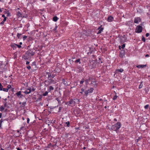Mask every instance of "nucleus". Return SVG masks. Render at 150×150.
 Segmentation results:
<instances>
[{
	"mask_svg": "<svg viewBox=\"0 0 150 150\" xmlns=\"http://www.w3.org/2000/svg\"><path fill=\"white\" fill-rule=\"evenodd\" d=\"M20 45H22V42H20Z\"/></svg>",
	"mask_w": 150,
	"mask_h": 150,
	"instance_id": "nucleus-60",
	"label": "nucleus"
},
{
	"mask_svg": "<svg viewBox=\"0 0 150 150\" xmlns=\"http://www.w3.org/2000/svg\"><path fill=\"white\" fill-rule=\"evenodd\" d=\"M31 91L30 88H28L26 91H24V93L26 94H28L30 93Z\"/></svg>",
	"mask_w": 150,
	"mask_h": 150,
	"instance_id": "nucleus-11",
	"label": "nucleus"
},
{
	"mask_svg": "<svg viewBox=\"0 0 150 150\" xmlns=\"http://www.w3.org/2000/svg\"><path fill=\"white\" fill-rule=\"evenodd\" d=\"M11 86L10 85H8L7 86V88L8 89H8H10L11 88Z\"/></svg>",
	"mask_w": 150,
	"mask_h": 150,
	"instance_id": "nucleus-36",
	"label": "nucleus"
},
{
	"mask_svg": "<svg viewBox=\"0 0 150 150\" xmlns=\"http://www.w3.org/2000/svg\"><path fill=\"white\" fill-rule=\"evenodd\" d=\"M27 68L28 69H31V67L30 66H28L27 67Z\"/></svg>",
	"mask_w": 150,
	"mask_h": 150,
	"instance_id": "nucleus-41",
	"label": "nucleus"
},
{
	"mask_svg": "<svg viewBox=\"0 0 150 150\" xmlns=\"http://www.w3.org/2000/svg\"><path fill=\"white\" fill-rule=\"evenodd\" d=\"M6 17H5L3 21H4V22H5L6 21Z\"/></svg>",
	"mask_w": 150,
	"mask_h": 150,
	"instance_id": "nucleus-45",
	"label": "nucleus"
},
{
	"mask_svg": "<svg viewBox=\"0 0 150 150\" xmlns=\"http://www.w3.org/2000/svg\"><path fill=\"white\" fill-rule=\"evenodd\" d=\"M56 100H57L58 102L59 103L60 101V100H59V99L58 98H56Z\"/></svg>",
	"mask_w": 150,
	"mask_h": 150,
	"instance_id": "nucleus-49",
	"label": "nucleus"
},
{
	"mask_svg": "<svg viewBox=\"0 0 150 150\" xmlns=\"http://www.w3.org/2000/svg\"><path fill=\"white\" fill-rule=\"evenodd\" d=\"M48 78L49 79L50 78H51V75L50 74V73H48Z\"/></svg>",
	"mask_w": 150,
	"mask_h": 150,
	"instance_id": "nucleus-37",
	"label": "nucleus"
},
{
	"mask_svg": "<svg viewBox=\"0 0 150 150\" xmlns=\"http://www.w3.org/2000/svg\"><path fill=\"white\" fill-rule=\"evenodd\" d=\"M81 92H80V93L82 94L83 92L84 91V89L83 88H82L81 89Z\"/></svg>",
	"mask_w": 150,
	"mask_h": 150,
	"instance_id": "nucleus-39",
	"label": "nucleus"
},
{
	"mask_svg": "<svg viewBox=\"0 0 150 150\" xmlns=\"http://www.w3.org/2000/svg\"><path fill=\"white\" fill-rule=\"evenodd\" d=\"M132 25V22L130 21H128L127 23V25H128V26H131Z\"/></svg>",
	"mask_w": 150,
	"mask_h": 150,
	"instance_id": "nucleus-17",
	"label": "nucleus"
},
{
	"mask_svg": "<svg viewBox=\"0 0 150 150\" xmlns=\"http://www.w3.org/2000/svg\"><path fill=\"white\" fill-rule=\"evenodd\" d=\"M4 103V107H6L7 106V102L3 101Z\"/></svg>",
	"mask_w": 150,
	"mask_h": 150,
	"instance_id": "nucleus-23",
	"label": "nucleus"
},
{
	"mask_svg": "<svg viewBox=\"0 0 150 150\" xmlns=\"http://www.w3.org/2000/svg\"><path fill=\"white\" fill-rule=\"evenodd\" d=\"M113 18L112 16H109L108 19H107V21L109 22H111L113 21Z\"/></svg>",
	"mask_w": 150,
	"mask_h": 150,
	"instance_id": "nucleus-8",
	"label": "nucleus"
},
{
	"mask_svg": "<svg viewBox=\"0 0 150 150\" xmlns=\"http://www.w3.org/2000/svg\"><path fill=\"white\" fill-rule=\"evenodd\" d=\"M41 1H44L45 0H40Z\"/></svg>",
	"mask_w": 150,
	"mask_h": 150,
	"instance_id": "nucleus-63",
	"label": "nucleus"
},
{
	"mask_svg": "<svg viewBox=\"0 0 150 150\" xmlns=\"http://www.w3.org/2000/svg\"><path fill=\"white\" fill-rule=\"evenodd\" d=\"M93 62L94 61H92V62H90V64H92V65L93 64H95L94 65H93L92 66V67L93 68L94 67H95L96 66H95V64H96V62Z\"/></svg>",
	"mask_w": 150,
	"mask_h": 150,
	"instance_id": "nucleus-19",
	"label": "nucleus"
},
{
	"mask_svg": "<svg viewBox=\"0 0 150 150\" xmlns=\"http://www.w3.org/2000/svg\"><path fill=\"white\" fill-rule=\"evenodd\" d=\"M141 21V19L139 17L135 18L134 19V22L135 23H138Z\"/></svg>",
	"mask_w": 150,
	"mask_h": 150,
	"instance_id": "nucleus-7",
	"label": "nucleus"
},
{
	"mask_svg": "<svg viewBox=\"0 0 150 150\" xmlns=\"http://www.w3.org/2000/svg\"><path fill=\"white\" fill-rule=\"evenodd\" d=\"M27 38V36H26L24 35L23 37V40H25V39Z\"/></svg>",
	"mask_w": 150,
	"mask_h": 150,
	"instance_id": "nucleus-34",
	"label": "nucleus"
},
{
	"mask_svg": "<svg viewBox=\"0 0 150 150\" xmlns=\"http://www.w3.org/2000/svg\"><path fill=\"white\" fill-rule=\"evenodd\" d=\"M35 52H33L31 50H28L24 55V59L25 60L28 59L31 56L34 55Z\"/></svg>",
	"mask_w": 150,
	"mask_h": 150,
	"instance_id": "nucleus-1",
	"label": "nucleus"
},
{
	"mask_svg": "<svg viewBox=\"0 0 150 150\" xmlns=\"http://www.w3.org/2000/svg\"><path fill=\"white\" fill-rule=\"evenodd\" d=\"M2 10H1L0 9V12H2Z\"/></svg>",
	"mask_w": 150,
	"mask_h": 150,
	"instance_id": "nucleus-62",
	"label": "nucleus"
},
{
	"mask_svg": "<svg viewBox=\"0 0 150 150\" xmlns=\"http://www.w3.org/2000/svg\"><path fill=\"white\" fill-rule=\"evenodd\" d=\"M84 81V79H83L80 82V83L81 84H83V83Z\"/></svg>",
	"mask_w": 150,
	"mask_h": 150,
	"instance_id": "nucleus-29",
	"label": "nucleus"
},
{
	"mask_svg": "<svg viewBox=\"0 0 150 150\" xmlns=\"http://www.w3.org/2000/svg\"><path fill=\"white\" fill-rule=\"evenodd\" d=\"M2 116V113H0V118H1Z\"/></svg>",
	"mask_w": 150,
	"mask_h": 150,
	"instance_id": "nucleus-53",
	"label": "nucleus"
},
{
	"mask_svg": "<svg viewBox=\"0 0 150 150\" xmlns=\"http://www.w3.org/2000/svg\"><path fill=\"white\" fill-rule=\"evenodd\" d=\"M91 78H89L88 79L86 80L85 82L86 84L87 85L90 81H91Z\"/></svg>",
	"mask_w": 150,
	"mask_h": 150,
	"instance_id": "nucleus-12",
	"label": "nucleus"
},
{
	"mask_svg": "<svg viewBox=\"0 0 150 150\" xmlns=\"http://www.w3.org/2000/svg\"><path fill=\"white\" fill-rule=\"evenodd\" d=\"M18 47V48H21V46L20 45H16Z\"/></svg>",
	"mask_w": 150,
	"mask_h": 150,
	"instance_id": "nucleus-47",
	"label": "nucleus"
},
{
	"mask_svg": "<svg viewBox=\"0 0 150 150\" xmlns=\"http://www.w3.org/2000/svg\"><path fill=\"white\" fill-rule=\"evenodd\" d=\"M54 76H51V78H54Z\"/></svg>",
	"mask_w": 150,
	"mask_h": 150,
	"instance_id": "nucleus-56",
	"label": "nucleus"
},
{
	"mask_svg": "<svg viewBox=\"0 0 150 150\" xmlns=\"http://www.w3.org/2000/svg\"><path fill=\"white\" fill-rule=\"evenodd\" d=\"M117 97V96L116 95H115V96H114L113 98V100H115L116 99Z\"/></svg>",
	"mask_w": 150,
	"mask_h": 150,
	"instance_id": "nucleus-32",
	"label": "nucleus"
},
{
	"mask_svg": "<svg viewBox=\"0 0 150 150\" xmlns=\"http://www.w3.org/2000/svg\"><path fill=\"white\" fill-rule=\"evenodd\" d=\"M58 20V18L56 16H54L53 18V20L54 21H56Z\"/></svg>",
	"mask_w": 150,
	"mask_h": 150,
	"instance_id": "nucleus-21",
	"label": "nucleus"
},
{
	"mask_svg": "<svg viewBox=\"0 0 150 150\" xmlns=\"http://www.w3.org/2000/svg\"><path fill=\"white\" fill-rule=\"evenodd\" d=\"M125 47V44H123L121 48L123 49Z\"/></svg>",
	"mask_w": 150,
	"mask_h": 150,
	"instance_id": "nucleus-40",
	"label": "nucleus"
},
{
	"mask_svg": "<svg viewBox=\"0 0 150 150\" xmlns=\"http://www.w3.org/2000/svg\"><path fill=\"white\" fill-rule=\"evenodd\" d=\"M57 26H56V27H55V28L54 29V30H55L57 29Z\"/></svg>",
	"mask_w": 150,
	"mask_h": 150,
	"instance_id": "nucleus-51",
	"label": "nucleus"
},
{
	"mask_svg": "<svg viewBox=\"0 0 150 150\" xmlns=\"http://www.w3.org/2000/svg\"><path fill=\"white\" fill-rule=\"evenodd\" d=\"M35 90V89H34V88H33L32 89V91H34Z\"/></svg>",
	"mask_w": 150,
	"mask_h": 150,
	"instance_id": "nucleus-57",
	"label": "nucleus"
},
{
	"mask_svg": "<svg viewBox=\"0 0 150 150\" xmlns=\"http://www.w3.org/2000/svg\"><path fill=\"white\" fill-rule=\"evenodd\" d=\"M149 35V33H146V37H148Z\"/></svg>",
	"mask_w": 150,
	"mask_h": 150,
	"instance_id": "nucleus-44",
	"label": "nucleus"
},
{
	"mask_svg": "<svg viewBox=\"0 0 150 150\" xmlns=\"http://www.w3.org/2000/svg\"><path fill=\"white\" fill-rule=\"evenodd\" d=\"M66 124L67 125L68 127H69L70 126V122L69 121H67L66 122Z\"/></svg>",
	"mask_w": 150,
	"mask_h": 150,
	"instance_id": "nucleus-24",
	"label": "nucleus"
},
{
	"mask_svg": "<svg viewBox=\"0 0 150 150\" xmlns=\"http://www.w3.org/2000/svg\"><path fill=\"white\" fill-rule=\"evenodd\" d=\"M3 86L0 83V91H2Z\"/></svg>",
	"mask_w": 150,
	"mask_h": 150,
	"instance_id": "nucleus-26",
	"label": "nucleus"
},
{
	"mask_svg": "<svg viewBox=\"0 0 150 150\" xmlns=\"http://www.w3.org/2000/svg\"><path fill=\"white\" fill-rule=\"evenodd\" d=\"M30 63V62L28 61H26V64L27 65H28V64H29Z\"/></svg>",
	"mask_w": 150,
	"mask_h": 150,
	"instance_id": "nucleus-48",
	"label": "nucleus"
},
{
	"mask_svg": "<svg viewBox=\"0 0 150 150\" xmlns=\"http://www.w3.org/2000/svg\"><path fill=\"white\" fill-rule=\"evenodd\" d=\"M142 27L140 25H138L137 26L136 29V32L139 33L142 32Z\"/></svg>",
	"mask_w": 150,
	"mask_h": 150,
	"instance_id": "nucleus-6",
	"label": "nucleus"
},
{
	"mask_svg": "<svg viewBox=\"0 0 150 150\" xmlns=\"http://www.w3.org/2000/svg\"><path fill=\"white\" fill-rule=\"evenodd\" d=\"M91 81V84H93L94 86H96V83L95 80L94 79L92 78Z\"/></svg>",
	"mask_w": 150,
	"mask_h": 150,
	"instance_id": "nucleus-9",
	"label": "nucleus"
},
{
	"mask_svg": "<svg viewBox=\"0 0 150 150\" xmlns=\"http://www.w3.org/2000/svg\"><path fill=\"white\" fill-rule=\"evenodd\" d=\"M3 120H2V119H1L0 121V123H1H1L2 122H3Z\"/></svg>",
	"mask_w": 150,
	"mask_h": 150,
	"instance_id": "nucleus-55",
	"label": "nucleus"
},
{
	"mask_svg": "<svg viewBox=\"0 0 150 150\" xmlns=\"http://www.w3.org/2000/svg\"><path fill=\"white\" fill-rule=\"evenodd\" d=\"M4 109V107L3 106H1L0 107V111H2Z\"/></svg>",
	"mask_w": 150,
	"mask_h": 150,
	"instance_id": "nucleus-18",
	"label": "nucleus"
},
{
	"mask_svg": "<svg viewBox=\"0 0 150 150\" xmlns=\"http://www.w3.org/2000/svg\"><path fill=\"white\" fill-rule=\"evenodd\" d=\"M145 56L146 57H149V55L148 54H146L145 55Z\"/></svg>",
	"mask_w": 150,
	"mask_h": 150,
	"instance_id": "nucleus-52",
	"label": "nucleus"
},
{
	"mask_svg": "<svg viewBox=\"0 0 150 150\" xmlns=\"http://www.w3.org/2000/svg\"><path fill=\"white\" fill-rule=\"evenodd\" d=\"M78 34L80 38H85L86 36L89 35V33H87V32L86 30H85L82 32L79 33Z\"/></svg>",
	"mask_w": 150,
	"mask_h": 150,
	"instance_id": "nucleus-3",
	"label": "nucleus"
},
{
	"mask_svg": "<svg viewBox=\"0 0 150 150\" xmlns=\"http://www.w3.org/2000/svg\"><path fill=\"white\" fill-rule=\"evenodd\" d=\"M79 102V100L77 99H74V100H71L69 101V103L72 105H74V104Z\"/></svg>",
	"mask_w": 150,
	"mask_h": 150,
	"instance_id": "nucleus-4",
	"label": "nucleus"
},
{
	"mask_svg": "<svg viewBox=\"0 0 150 150\" xmlns=\"http://www.w3.org/2000/svg\"><path fill=\"white\" fill-rule=\"evenodd\" d=\"M48 92L47 91H46L43 94V95L44 96H47V95L48 94Z\"/></svg>",
	"mask_w": 150,
	"mask_h": 150,
	"instance_id": "nucleus-27",
	"label": "nucleus"
},
{
	"mask_svg": "<svg viewBox=\"0 0 150 150\" xmlns=\"http://www.w3.org/2000/svg\"><path fill=\"white\" fill-rule=\"evenodd\" d=\"M4 21H2L0 23V24L1 25H3L4 23Z\"/></svg>",
	"mask_w": 150,
	"mask_h": 150,
	"instance_id": "nucleus-46",
	"label": "nucleus"
},
{
	"mask_svg": "<svg viewBox=\"0 0 150 150\" xmlns=\"http://www.w3.org/2000/svg\"><path fill=\"white\" fill-rule=\"evenodd\" d=\"M75 62L76 63H79V64H80L81 63V62H80V59H76L75 61Z\"/></svg>",
	"mask_w": 150,
	"mask_h": 150,
	"instance_id": "nucleus-20",
	"label": "nucleus"
},
{
	"mask_svg": "<svg viewBox=\"0 0 150 150\" xmlns=\"http://www.w3.org/2000/svg\"><path fill=\"white\" fill-rule=\"evenodd\" d=\"M16 94L18 96H22V95H21V91H19L17 93H16Z\"/></svg>",
	"mask_w": 150,
	"mask_h": 150,
	"instance_id": "nucleus-16",
	"label": "nucleus"
},
{
	"mask_svg": "<svg viewBox=\"0 0 150 150\" xmlns=\"http://www.w3.org/2000/svg\"><path fill=\"white\" fill-rule=\"evenodd\" d=\"M63 83L65 85H67V82L64 80H63Z\"/></svg>",
	"mask_w": 150,
	"mask_h": 150,
	"instance_id": "nucleus-25",
	"label": "nucleus"
},
{
	"mask_svg": "<svg viewBox=\"0 0 150 150\" xmlns=\"http://www.w3.org/2000/svg\"><path fill=\"white\" fill-rule=\"evenodd\" d=\"M123 71V69H118L116 70V72L117 73L118 72H122Z\"/></svg>",
	"mask_w": 150,
	"mask_h": 150,
	"instance_id": "nucleus-14",
	"label": "nucleus"
},
{
	"mask_svg": "<svg viewBox=\"0 0 150 150\" xmlns=\"http://www.w3.org/2000/svg\"><path fill=\"white\" fill-rule=\"evenodd\" d=\"M29 121H30V119H29V118H28L27 119V123H29Z\"/></svg>",
	"mask_w": 150,
	"mask_h": 150,
	"instance_id": "nucleus-43",
	"label": "nucleus"
},
{
	"mask_svg": "<svg viewBox=\"0 0 150 150\" xmlns=\"http://www.w3.org/2000/svg\"><path fill=\"white\" fill-rule=\"evenodd\" d=\"M0 150H4V149L2 148H1Z\"/></svg>",
	"mask_w": 150,
	"mask_h": 150,
	"instance_id": "nucleus-64",
	"label": "nucleus"
},
{
	"mask_svg": "<svg viewBox=\"0 0 150 150\" xmlns=\"http://www.w3.org/2000/svg\"><path fill=\"white\" fill-rule=\"evenodd\" d=\"M2 17H4V18L5 17V15H2Z\"/></svg>",
	"mask_w": 150,
	"mask_h": 150,
	"instance_id": "nucleus-54",
	"label": "nucleus"
},
{
	"mask_svg": "<svg viewBox=\"0 0 150 150\" xmlns=\"http://www.w3.org/2000/svg\"><path fill=\"white\" fill-rule=\"evenodd\" d=\"M142 41H143L144 42H145V40H146L143 37L142 38Z\"/></svg>",
	"mask_w": 150,
	"mask_h": 150,
	"instance_id": "nucleus-35",
	"label": "nucleus"
},
{
	"mask_svg": "<svg viewBox=\"0 0 150 150\" xmlns=\"http://www.w3.org/2000/svg\"><path fill=\"white\" fill-rule=\"evenodd\" d=\"M3 99L4 100L3 101L6 102V101L7 100V99L6 98L5 99Z\"/></svg>",
	"mask_w": 150,
	"mask_h": 150,
	"instance_id": "nucleus-50",
	"label": "nucleus"
},
{
	"mask_svg": "<svg viewBox=\"0 0 150 150\" xmlns=\"http://www.w3.org/2000/svg\"><path fill=\"white\" fill-rule=\"evenodd\" d=\"M17 149L18 150H21L19 148H18Z\"/></svg>",
	"mask_w": 150,
	"mask_h": 150,
	"instance_id": "nucleus-58",
	"label": "nucleus"
},
{
	"mask_svg": "<svg viewBox=\"0 0 150 150\" xmlns=\"http://www.w3.org/2000/svg\"><path fill=\"white\" fill-rule=\"evenodd\" d=\"M21 34L19 33H18L17 34V37H18L19 38H20V36H21Z\"/></svg>",
	"mask_w": 150,
	"mask_h": 150,
	"instance_id": "nucleus-38",
	"label": "nucleus"
},
{
	"mask_svg": "<svg viewBox=\"0 0 150 150\" xmlns=\"http://www.w3.org/2000/svg\"><path fill=\"white\" fill-rule=\"evenodd\" d=\"M2 91L5 92H8V89H7V88H3Z\"/></svg>",
	"mask_w": 150,
	"mask_h": 150,
	"instance_id": "nucleus-28",
	"label": "nucleus"
},
{
	"mask_svg": "<svg viewBox=\"0 0 150 150\" xmlns=\"http://www.w3.org/2000/svg\"><path fill=\"white\" fill-rule=\"evenodd\" d=\"M121 127V124L119 122H117V123L112 126V129L114 131H116L119 129Z\"/></svg>",
	"mask_w": 150,
	"mask_h": 150,
	"instance_id": "nucleus-2",
	"label": "nucleus"
},
{
	"mask_svg": "<svg viewBox=\"0 0 150 150\" xmlns=\"http://www.w3.org/2000/svg\"><path fill=\"white\" fill-rule=\"evenodd\" d=\"M22 119L23 120H25V119L24 117H22Z\"/></svg>",
	"mask_w": 150,
	"mask_h": 150,
	"instance_id": "nucleus-61",
	"label": "nucleus"
},
{
	"mask_svg": "<svg viewBox=\"0 0 150 150\" xmlns=\"http://www.w3.org/2000/svg\"><path fill=\"white\" fill-rule=\"evenodd\" d=\"M49 89L50 91H51L52 90H54V88L52 86H51L49 87Z\"/></svg>",
	"mask_w": 150,
	"mask_h": 150,
	"instance_id": "nucleus-30",
	"label": "nucleus"
},
{
	"mask_svg": "<svg viewBox=\"0 0 150 150\" xmlns=\"http://www.w3.org/2000/svg\"><path fill=\"white\" fill-rule=\"evenodd\" d=\"M17 15L19 16H20L21 15V13L20 12H19L17 13Z\"/></svg>",
	"mask_w": 150,
	"mask_h": 150,
	"instance_id": "nucleus-42",
	"label": "nucleus"
},
{
	"mask_svg": "<svg viewBox=\"0 0 150 150\" xmlns=\"http://www.w3.org/2000/svg\"><path fill=\"white\" fill-rule=\"evenodd\" d=\"M93 90L94 89L93 88H90L88 90L86 91H85L84 93L85 95L86 96H87L89 93H92Z\"/></svg>",
	"mask_w": 150,
	"mask_h": 150,
	"instance_id": "nucleus-5",
	"label": "nucleus"
},
{
	"mask_svg": "<svg viewBox=\"0 0 150 150\" xmlns=\"http://www.w3.org/2000/svg\"><path fill=\"white\" fill-rule=\"evenodd\" d=\"M125 56L124 52L123 50H121L119 56L120 57L123 58Z\"/></svg>",
	"mask_w": 150,
	"mask_h": 150,
	"instance_id": "nucleus-10",
	"label": "nucleus"
},
{
	"mask_svg": "<svg viewBox=\"0 0 150 150\" xmlns=\"http://www.w3.org/2000/svg\"><path fill=\"white\" fill-rule=\"evenodd\" d=\"M146 65H139L137 66V67L138 68H143L145 67Z\"/></svg>",
	"mask_w": 150,
	"mask_h": 150,
	"instance_id": "nucleus-13",
	"label": "nucleus"
},
{
	"mask_svg": "<svg viewBox=\"0 0 150 150\" xmlns=\"http://www.w3.org/2000/svg\"><path fill=\"white\" fill-rule=\"evenodd\" d=\"M26 104V102H23L21 103V107L22 108H24Z\"/></svg>",
	"mask_w": 150,
	"mask_h": 150,
	"instance_id": "nucleus-15",
	"label": "nucleus"
},
{
	"mask_svg": "<svg viewBox=\"0 0 150 150\" xmlns=\"http://www.w3.org/2000/svg\"><path fill=\"white\" fill-rule=\"evenodd\" d=\"M142 82H143L142 81L141 82V83H140V85L139 86V89L141 88L143 86V84H142Z\"/></svg>",
	"mask_w": 150,
	"mask_h": 150,
	"instance_id": "nucleus-22",
	"label": "nucleus"
},
{
	"mask_svg": "<svg viewBox=\"0 0 150 150\" xmlns=\"http://www.w3.org/2000/svg\"><path fill=\"white\" fill-rule=\"evenodd\" d=\"M114 120L115 121H117V120L116 118L114 119Z\"/></svg>",
	"mask_w": 150,
	"mask_h": 150,
	"instance_id": "nucleus-59",
	"label": "nucleus"
},
{
	"mask_svg": "<svg viewBox=\"0 0 150 150\" xmlns=\"http://www.w3.org/2000/svg\"><path fill=\"white\" fill-rule=\"evenodd\" d=\"M103 28H101V29H100V30H99L98 33H100L102 32V31H103Z\"/></svg>",
	"mask_w": 150,
	"mask_h": 150,
	"instance_id": "nucleus-33",
	"label": "nucleus"
},
{
	"mask_svg": "<svg viewBox=\"0 0 150 150\" xmlns=\"http://www.w3.org/2000/svg\"><path fill=\"white\" fill-rule=\"evenodd\" d=\"M149 105H147L145 106H144V108L146 109H147L149 108Z\"/></svg>",
	"mask_w": 150,
	"mask_h": 150,
	"instance_id": "nucleus-31",
	"label": "nucleus"
}]
</instances>
